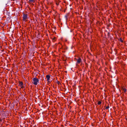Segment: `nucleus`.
<instances>
[{"label":"nucleus","instance_id":"nucleus-1","mask_svg":"<svg viewBox=\"0 0 127 127\" xmlns=\"http://www.w3.org/2000/svg\"><path fill=\"white\" fill-rule=\"evenodd\" d=\"M33 81L32 82V83L34 85H36L38 84L39 82V80L36 78H34L33 79Z\"/></svg>","mask_w":127,"mask_h":127},{"label":"nucleus","instance_id":"nucleus-2","mask_svg":"<svg viewBox=\"0 0 127 127\" xmlns=\"http://www.w3.org/2000/svg\"><path fill=\"white\" fill-rule=\"evenodd\" d=\"M27 15H26L24 14L23 16V20L25 21H27Z\"/></svg>","mask_w":127,"mask_h":127},{"label":"nucleus","instance_id":"nucleus-3","mask_svg":"<svg viewBox=\"0 0 127 127\" xmlns=\"http://www.w3.org/2000/svg\"><path fill=\"white\" fill-rule=\"evenodd\" d=\"M46 77L47 79V81H48V82H49L50 78V76L49 75H47L46 76Z\"/></svg>","mask_w":127,"mask_h":127},{"label":"nucleus","instance_id":"nucleus-4","mask_svg":"<svg viewBox=\"0 0 127 127\" xmlns=\"http://www.w3.org/2000/svg\"><path fill=\"white\" fill-rule=\"evenodd\" d=\"M81 61V59L79 58L77 60V63L78 64H79Z\"/></svg>","mask_w":127,"mask_h":127},{"label":"nucleus","instance_id":"nucleus-5","mask_svg":"<svg viewBox=\"0 0 127 127\" xmlns=\"http://www.w3.org/2000/svg\"><path fill=\"white\" fill-rule=\"evenodd\" d=\"M35 0H29V2L30 3H34Z\"/></svg>","mask_w":127,"mask_h":127},{"label":"nucleus","instance_id":"nucleus-6","mask_svg":"<svg viewBox=\"0 0 127 127\" xmlns=\"http://www.w3.org/2000/svg\"><path fill=\"white\" fill-rule=\"evenodd\" d=\"M23 85V83L22 82H20L19 83V86H22V85Z\"/></svg>","mask_w":127,"mask_h":127},{"label":"nucleus","instance_id":"nucleus-7","mask_svg":"<svg viewBox=\"0 0 127 127\" xmlns=\"http://www.w3.org/2000/svg\"><path fill=\"white\" fill-rule=\"evenodd\" d=\"M122 89L123 90V91L125 92H126L127 91L126 89L125 88H123Z\"/></svg>","mask_w":127,"mask_h":127},{"label":"nucleus","instance_id":"nucleus-8","mask_svg":"<svg viewBox=\"0 0 127 127\" xmlns=\"http://www.w3.org/2000/svg\"><path fill=\"white\" fill-rule=\"evenodd\" d=\"M101 101H99L98 102V105H100V104H101Z\"/></svg>","mask_w":127,"mask_h":127},{"label":"nucleus","instance_id":"nucleus-9","mask_svg":"<svg viewBox=\"0 0 127 127\" xmlns=\"http://www.w3.org/2000/svg\"><path fill=\"white\" fill-rule=\"evenodd\" d=\"M120 41L121 42H123V40H122V39H120Z\"/></svg>","mask_w":127,"mask_h":127},{"label":"nucleus","instance_id":"nucleus-10","mask_svg":"<svg viewBox=\"0 0 127 127\" xmlns=\"http://www.w3.org/2000/svg\"><path fill=\"white\" fill-rule=\"evenodd\" d=\"M20 87H21V88H24V87L23 85L22 86H20Z\"/></svg>","mask_w":127,"mask_h":127},{"label":"nucleus","instance_id":"nucleus-11","mask_svg":"<svg viewBox=\"0 0 127 127\" xmlns=\"http://www.w3.org/2000/svg\"><path fill=\"white\" fill-rule=\"evenodd\" d=\"M109 108V107H106V109H108Z\"/></svg>","mask_w":127,"mask_h":127}]
</instances>
